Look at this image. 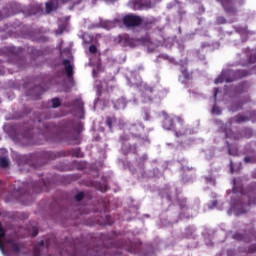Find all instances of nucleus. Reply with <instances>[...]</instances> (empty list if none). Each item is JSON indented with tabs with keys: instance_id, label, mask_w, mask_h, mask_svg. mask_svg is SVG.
I'll use <instances>...</instances> for the list:
<instances>
[{
	"instance_id": "f257e3e1",
	"label": "nucleus",
	"mask_w": 256,
	"mask_h": 256,
	"mask_svg": "<svg viewBox=\"0 0 256 256\" xmlns=\"http://www.w3.org/2000/svg\"><path fill=\"white\" fill-rule=\"evenodd\" d=\"M44 127L46 133H50V135H54V133H56V139H61V141H66L71 145H79L81 143L83 124L80 122L77 124L74 122H68L61 128L53 123L45 125Z\"/></svg>"
},
{
	"instance_id": "f03ea898",
	"label": "nucleus",
	"mask_w": 256,
	"mask_h": 256,
	"mask_svg": "<svg viewBox=\"0 0 256 256\" xmlns=\"http://www.w3.org/2000/svg\"><path fill=\"white\" fill-rule=\"evenodd\" d=\"M72 249L73 252L70 254V256H99L101 255V249H103V247L94 246L91 248L90 246L85 245V243L80 239H76L72 244Z\"/></svg>"
},
{
	"instance_id": "7ed1b4c3",
	"label": "nucleus",
	"mask_w": 256,
	"mask_h": 256,
	"mask_svg": "<svg viewBox=\"0 0 256 256\" xmlns=\"http://www.w3.org/2000/svg\"><path fill=\"white\" fill-rule=\"evenodd\" d=\"M243 77H249V72L247 70H227L221 73L215 80L216 85L219 83H233L236 79H243Z\"/></svg>"
},
{
	"instance_id": "20e7f679",
	"label": "nucleus",
	"mask_w": 256,
	"mask_h": 256,
	"mask_svg": "<svg viewBox=\"0 0 256 256\" xmlns=\"http://www.w3.org/2000/svg\"><path fill=\"white\" fill-rule=\"evenodd\" d=\"M21 51V48H15L13 46L4 47L1 50V55H6V57H8V63L19 65V62L23 61V58H21Z\"/></svg>"
},
{
	"instance_id": "39448f33",
	"label": "nucleus",
	"mask_w": 256,
	"mask_h": 256,
	"mask_svg": "<svg viewBox=\"0 0 256 256\" xmlns=\"http://www.w3.org/2000/svg\"><path fill=\"white\" fill-rule=\"evenodd\" d=\"M115 43L121 45V47H130L131 49H135L139 41H145L143 38L134 39L129 36V34H120L114 39Z\"/></svg>"
},
{
	"instance_id": "423d86ee",
	"label": "nucleus",
	"mask_w": 256,
	"mask_h": 256,
	"mask_svg": "<svg viewBox=\"0 0 256 256\" xmlns=\"http://www.w3.org/2000/svg\"><path fill=\"white\" fill-rule=\"evenodd\" d=\"M141 97L144 103H149V101H153V99L157 98V88L149 84H144Z\"/></svg>"
},
{
	"instance_id": "0eeeda50",
	"label": "nucleus",
	"mask_w": 256,
	"mask_h": 256,
	"mask_svg": "<svg viewBox=\"0 0 256 256\" xmlns=\"http://www.w3.org/2000/svg\"><path fill=\"white\" fill-rule=\"evenodd\" d=\"M122 21L125 27H139V25L143 23V18H141L140 16L130 14L124 16Z\"/></svg>"
},
{
	"instance_id": "6e6552de",
	"label": "nucleus",
	"mask_w": 256,
	"mask_h": 256,
	"mask_svg": "<svg viewBox=\"0 0 256 256\" xmlns=\"http://www.w3.org/2000/svg\"><path fill=\"white\" fill-rule=\"evenodd\" d=\"M222 8L224 9L227 15H237V7H235V3L233 0H216Z\"/></svg>"
},
{
	"instance_id": "1a4fd4ad",
	"label": "nucleus",
	"mask_w": 256,
	"mask_h": 256,
	"mask_svg": "<svg viewBox=\"0 0 256 256\" xmlns=\"http://www.w3.org/2000/svg\"><path fill=\"white\" fill-rule=\"evenodd\" d=\"M128 131L133 137L140 139L145 131V126H143L141 123L131 124L128 127Z\"/></svg>"
},
{
	"instance_id": "9d476101",
	"label": "nucleus",
	"mask_w": 256,
	"mask_h": 256,
	"mask_svg": "<svg viewBox=\"0 0 256 256\" xmlns=\"http://www.w3.org/2000/svg\"><path fill=\"white\" fill-rule=\"evenodd\" d=\"M132 4L135 11H140L143 7H147L148 9L153 7L151 0H133Z\"/></svg>"
},
{
	"instance_id": "9b49d317",
	"label": "nucleus",
	"mask_w": 256,
	"mask_h": 256,
	"mask_svg": "<svg viewBox=\"0 0 256 256\" xmlns=\"http://www.w3.org/2000/svg\"><path fill=\"white\" fill-rule=\"evenodd\" d=\"M49 191V184L45 182V180H41L40 182H35L32 184V193H41Z\"/></svg>"
},
{
	"instance_id": "f8f14e48",
	"label": "nucleus",
	"mask_w": 256,
	"mask_h": 256,
	"mask_svg": "<svg viewBox=\"0 0 256 256\" xmlns=\"http://www.w3.org/2000/svg\"><path fill=\"white\" fill-rule=\"evenodd\" d=\"M15 9H17V4L15 3L10 4L9 7L3 10V13H5L4 16H3V13L0 12V20L5 19V17H11V15H15V13H17V10Z\"/></svg>"
},
{
	"instance_id": "ddd939ff",
	"label": "nucleus",
	"mask_w": 256,
	"mask_h": 256,
	"mask_svg": "<svg viewBox=\"0 0 256 256\" xmlns=\"http://www.w3.org/2000/svg\"><path fill=\"white\" fill-rule=\"evenodd\" d=\"M114 247H116L118 249H127V251L129 253H139V249H140L141 245H135V247L130 246V247L127 248L123 241H119V242L114 244Z\"/></svg>"
},
{
	"instance_id": "4468645a",
	"label": "nucleus",
	"mask_w": 256,
	"mask_h": 256,
	"mask_svg": "<svg viewBox=\"0 0 256 256\" xmlns=\"http://www.w3.org/2000/svg\"><path fill=\"white\" fill-rule=\"evenodd\" d=\"M59 3H61V0H50L49 2H46V13L57 11V9H59Z\"/></svg>"
},
{
	"instance_id": "2eb2a0df",
	"label": "nucleus",
	"mask_w": 256,
	"mask_h": 256,
	"mask_svg": "<svg viewBox=\"0 0 256 256\" xmlns=\"http://www.w3.org/2000/svg\"><path fill=\"white\" fill-rule=\"evenodd\" d=\"M62 65L64 66V69H65L68 79L73 78V65L71 64V60L64 59L62 61Z\"/></svg>"
},
{
	"instance_id": "dca6fc26",
	"label": "nucleus",
	"mask_w": 256,
	"mask_h": 256,
	"mask_svg": "<svg viewBox=\"0 0 256 256\" xmlns=\"http://www.w3.org/2000/svg\"><path fill=\"white\" fill-rule=\"evenodd\" d=\"M232 239H235L236 241H244V243H249L252 241V236L249 234L235 233L233 234Z\"/></svg>"
},
{
	"instance_id": "f3484780",
	"label": "nucleus",
	"mask_w": 256,
	"mask_h": 256,
	"mask_svg": "<svg viewBox=\"0 0 256 256\" xmlns=\"http://www.w3.org/2000/svg\"><path fill=\"white\" fill-rule=\"evenodd\" d=\"M163 127L166 131H171L175 129V124H173V118L167 116L163 121Z\"/></svg>"
},
{
	"instance_id": "a211bd4d",
	"label": "nucleus",
	"mask_w": 256,
	"mask_h": 256,
	"mask_svg": "<svg viewBox=\"0 0 256 256\" xmlns=\"http://www.w3.org/2000/svg\"><path fill=\"white\" fill-rule=\"evenodd\" d=\"M7 244L11 246L14 253H19L21 251V246H19L14 239H8Z\"/></svg>"
},
{
	"instance_id": "6ab92c4d",
	"label": "nucleus",
	"mask_w": 256,
	"mask_h": 256,
	"mask_svg": "<svg viewBox=\"0 0 256 256\" xmlns=\"http://www.w3.org/2000/svg\"><path fill=\"white\" fill-rule=\"evenodd\" d=\"M32 159H35V156L30 155L28 158L23 157L24 167H33L34 169H37V164H33L31 162Z\"/></svg>"
},
{
	"instance_id": "aec40b11",
	"label": "nucleus",
	"mask_w": 256,
	"mask_h": 256,
	"mask_svg": "<svg viewBox=\"0 0 256 256\" xmlns=\"http://www.w3.org/2000/svg\"><path fill=\"white\" fill-rule=\"evenodd\" d=\"M234 123H246V121H249V117L238 114L234 118H232Z\"/></svg>"
},
{
	"instance_id": "412c9836",
	"label": "nucleus",
	"mask_w": 256,
	"mask_h": 256,
	"mask_svg": "<svg viewBox=\"0 0 256 256\" xmlns=\"http://www.w3.org/2000/svg\"><path fill=\"white\" fill-rule=\"evenodd\" d=\"M71 157H76L78 159L83 158L84 154L81 152V148H74V149H72Z\"/></svg>"
},
{
	"instance_id": "4be33fe9",
	"label": "nucleus",
	"mask_w": 256,
	"mask_h": 256,
	"mask_svg": "<svg viewBox=\"0 0 256 256\" xmlns=\"http://www.w3.org/2000/svg\"><path fill=\"white\" fill-rule=\"evenodd\" d=\"M113 123H117V118L115 116L106 117V125L109 129H113Z\"/></svg>"
},
{
	"instance_id": "5701e85b",
	"label": "nucleus",
	"mask_w": 256,
	"mask_h": 256,
	"mask_svg": "<svg viewBox=\"0 0 256 256\" xmlns=\"http://www.w3.org/2000/svg\"><path fill=\"white\" fill-rule=\"evenodd\" d=\"M72 107H77L80 111H83V100L75 99L72 101Z\"/></svg>"
},
{
	"instance_id": "b1692460",
	"label": "nucleus",
	"mask_w": 256,
	"mask_h": 256,
	"mask_svg": "<svg viewBox=\"0 0 256 256\" xmlns=\"http://www.w3.org/2000/svg\"><path fill=\"white\" fill-rule=\"evenodd\" d=\"M181 73H182L184 79H186V81H190V79H192V76H191L192 74L189 73V71H187V68L183 67L181 69Z\"/></svg>"
},
{
	"instance_id": "393cba45",
	"label": "nucleus",
	"mask_w": 256,
	"mask_h": 256,
	"mask_svg": "<svg viewBox=\"0 0 256 256\" xmlns=\"http://www.w3.org/2000/svg\"><path fill=\"white\" fill-rule=\"evenodd\" d=\"M0 167H2L3 169H7V167H9V159H7L6 157H1Z\"/></svg>"
},
{
	"instance_id": "a878e982",
	"label": "nucleus",
	"mask_w": 256,
	"mask_h": 256,
	"mask_svg": "<svg viewBox=\"0 0 256 256\" xmlns=\"http://www.w3.org/2000/svg\"><path fill=\"white\" fill-rule=\"evenodd\" d=\"M51 103H52L53 109H57V107H61V100H59V98H53L51 100Z\"/></svg>"
},
{
	"instance_id": "bb28decb",
	"label": "nucleus",
	"mask_w": 256,
	"mask_h": 256,
	"mask_svg": "<svg viewBox=\"0 0 256 256\" xmlns=\"http://www.w3.org/2000/svg\"><path fill=\"white\" fill-rule=\"evenodd\" d=\"M2 237H5V229H3L0 222V249L3 251V242L1 241Z\"/></svg>"
},
{
	"instance_id": "cd10ccee",
	"label": "nucleus",
	"mask_w": 256,
	"mask_h": 256,
	"mask_svg": "<svg viewBox=\"0 0 256 256\" xmlns=\"http://www.w3.org/2000/svg\"><path fill=\"white\" fill-rule=\"evenodd\" d=\"M70 1H72L73 5H79V3H81V1L83 0H60V3H62V5H65L67 3H70Z\"/></svg>"
},
{
	"instance_id": "c85d7f7f",
	"label": "nucleus",
	"mask_w": 256,
	"mask_h": 256,
	"mask_svg": "<svg viewBox=\"0 0 256 256\" xmlns=\"http://www.w3.org/2000/svg\"><path fill=\"white\" fill-rule=\"evenodd\" d=\"M244 163H256V157L255 156H246L244 158Z\"/></svg>"
},
{
	"instance_id": "c756f323",
	"label": "nucleus",
	"mask_w": 256,
	"mask_h": 256,
	"mask_svg": "<svg viewBox=\"0 0 256 256\" xmlns=\"http://www.w3.org/2000/svg\"><path fill=\"white\" fill-rule=\"evenodd\" d=\"M205 181L210 185H215V177H213L212 175L205 176Z\"/></svg>"
},
{
	"instance_id": "7c9ffc66",
	"label": "nucleus",
	"mask_w": 256,
	"mask_h": 256,
	"mask_svg": "<svg viewBox=\"0 0 256 256\" xmlns=\"http://www.w3.org/2000/svg\"><path fill=\"white\" fill-rule=\"evenodd\" d=\"M216 23L217 25H225V23H227V19H225L223 16H220L216 19Z\"/></svg>"
},
{
	"instance_id": "2f4dec72",
	"label": "nucleus",
	"mask_w": 256,
	"mask_h": 256,
	"mask_svg": "<svg viewBox=\"0 0 256 256\" xmlns=\"http://www.w3.org/2000/svg\"><path fill=\"white\" fill-rule=\"evenodd\" d=\"M142 115H143L144 121H149V119H151V114L149 113V110H144Z\"/></svg>"
},
{
	"instance_id": "473e14b6",
	"label": "nucleus",
	"mask_w": 256,
	"mask_h": 256,
	"mask_svg": "<svg viewBox=\"0 0 256 256\" xmlns=\"http://www.w3.org/2000/svg\"><path fill=\"white\" fill-rule=\"evenodd\" d=\"M84 197H85V194L83 192H79L74 196V199L79 202V201H83Z\"/></svg>"
},
{
	"instance_id": "72a5a7b5",
	"label": "nucleus",
	"mask_w": 256,
	"mask_h": 256,
	"mask_svg": "<svg viewBox=\"0 0 256 256\" xmlns=\"http://www.w3.org/2000/svg\"><path fill=\"white\" fill-rule=\"evenodd\" d=\"M25 139L31 140L33 139V132L32 130H28L25 134H24Z\"/></svg>"
},
{
	"instance_id": "f704fd0d",
	"label": "nucleus",
	"mask_w": 256,
	"mask_h": 256,
	"mask_svg": "<svg viewBox=\"0 0 256 256\" xmlns=\"http://www.w3.org/2000/svg\"><path fill=\"white\" fill-rule=\"evenodd\" d=\"M89 52L92 53L93 55H95V53H97V46L95 45H90L89 46Z\"/></svg>"
},
{
	"instance_id": "c9c22d12",
	"label": "nucleus",
	"mask_w": 256,
	"mask_h": 256,
	"mask_svg": "<svg viewBox=\"0 0 256 256\" xmlns=\"http://www.w3.org/2000/svg\"><path fill=\"white\" fill-rule=\"evenodd\" d=\"M239 109H241V105L236 104V105L230 106L231 111L235 112V111H239Z\"/></svg>"
},
{
	"instance_id": "e433bc0d",
	"label": "nucleus",
	"mask_w": 256,
	"mask_h": 256,
	"mask_svg": "<svg viewBox=\"0 0 256 256\" xmlns=\"http://www.w3.org/2000/svg\"><path fill=\"white\" fill-rule=\"evenodd\" d=\"M249 63H251V64L256 63V54L250 55Z\"/></svg>"
},
{
	"instance_id": "4c0bfd02",
	"label": "nucleus",
	"mask_w": 256,
	"mask_h": 256,
	"mask_svg": "<svg viewBox=\"0 0 256 256\" xmlns=\"http://www.w3.org/2000/svg\"><path fill=\"white\" fill-rule=\"evenodd\" d=\"M99 191H101L102 193H105V191H107V185L106 184H104V185L99 184Z\"/></svg>"
},
{
	"instance_id": "58836bf2",
	"label": "nucleus",
	"mask_w": 256,
	"mask_h": 256,
	"mask_svg": "<svg viewBox=\"0 0 256 256\" xmlns=\"http://www.w3.org/2000/svg\"><path fill=\"white\" fill-rule=\"evenodd\" d=\"M238 87L239 89H248L249 85L247 82H242Z\"/></svg>"
},
{
	"instance_id": "ea45409f",
	"label": "nucleus",
	"mask_w": 256,
	"mask_h": 256,
	"mask_svg": "<svg viewBox=\"0 0 256 256\" xmlns=\"http://www.w3.org/2000/svg\"><path fill=\"white\" fill-rule=\"evenodd\" d=\"M39 235V230L37 228L32 229V237H37Z\"/></svg>"
},
{
	"instance_id": "a19ab883",
	"label": "nucleus",
	"mask_w": 256,
	"mask_h": 256,
	"mask_svg": "<svg viewBox=\"0 0 256 256\" xmlns=\"http://www.w3.org/2000/svg\"><path fill=\"white\" fill-rule=\"evenodd\" d=\"M137 151V146H130V149L128 150L127 153H136Z\"/></svg>"
},
{
	"instance_id": "79ce46f5",
	"label": "nucleus",
	"mask_w": 256,
	"mask_h": 256,
	"mask_svg": "<svg viewBox=\"0 0 256 256\" xmlns=\"http://www.w3.org/2000/svg\"><path fill=\"white\" fill-rule=\"evenodd\" d=\"M248 205H256V198H254V199H249V201H248Z\"/></svg>"
},
{
	"instance_id": "37998d69",
	"label": "nucleus",
	"mask_w": 256,
	"mask_h": 256,
	"mask_svg": "<svg viewBox=\"0 0 256 256\" xmlns=\"http://www.w3.org/2000/svg\"><path fill=\"white\" fill-rule=\"evenodd\" d=\"M218 94H219V88H214V99H217Z\"/></svg>"
},
{
	"instance_id": "c03bdc74",
	"label": "nucleus",
	"mask_w": 256,
	"mask_h": 256,
	"mask_svg": "<svg viewBox=\"0 0 256 256\" xmlns=\"http://www.w3.org/2000/svg\"><path fill=\"white\" fill-rule=\"evenodd\" d=\"M46 157H48V159H55V157H53V154H51V152H47Z\"/></svg>"
},
{
	"instance_id": "a18cd8bd",
	"label": "nucleus",
	"mask_w": 256,
	"mask_h": 256,
	"mask_svg": "<svg viewBox=\"0 0 256 256\" xmlns=\"http://www.w3.org/2000/svg\"><path fill=\"white\" fill-rule=\"evenodd\" d=\"M175 135H176V137H181V136H183V135H185V131L184 132H178V131H176L175 132Z\"/></svg>"
},
{
	"instance_id": "49530a36",
	"label": "nucleus",
	"mask_w": 256,
	"mask_h": 256,
	"mask_svg": "<svg viewBox=\"0 0 256 256\" xmlns=\"http://www.w3.org/2000/svg\"><path fill=\"white\" fill-rule=\"evenodd\" d=\"M34 256H41V252L37 248L34 249Z\"/></svg>"
},
{
	"instance_id": "de8ad7c7",
	"label": "nucleus",
	"mask_w": 256,
	"mask_h": 256,
	"mask_svg": "<svg viewBox=\"0 0 256 256\" xmlns=\"http://www.w3.org/2000/svg\"><path fill=\"white\" fill-rule=\"evenodd\" d=\"M39 246H40V247H45V241H43V240L40 241V242H39Z\"/></svg>"
},
{
	"instance_id": "09e8293b",
	"label": "nucleus",
	"mask_w": 256,
	"mask_h": 256,
	"mask_svg": "<svg viewBox=\"0 0 256 256\" xmlns=\"http://www.w3.org/2000/svg\"><path fill=\"white\" fill-rule=\"evenodd\" d=\"M216 111H219V108L213 107L212 108V113H216Z\"/></svg>"
},
{
	"instance_id": "8fccbe9b",
	"label": "nucleus",
	"mask_w": 256,
	"mask_h": 256,
	"mask_svg": "<svg viewBox=\"0 0 256 256\" xmlns=\"http://www.w3.org/2000/svg\"><path fill=\"white\" fill-rule=\"evenodd\" d=\"M120 139L121 141H127V136H121Z\"/></svg>"
},
{
	"instance_id": "3c124183",
	"label": "nucleus",
	"mask_w": 256,
	"mask_h": 256,
	"mask_svg": "<svg viewBox=\"0 0 256 256\" xmlns=\"http://www.w3.org/2000/svg\"><path fill=\"white\" fill-rule=\"evenodd\" d=\"M231 166V173H233V162L230 163Z\"/></svg>"
},
{
	"instance_id": "603ef678",
	"label": "nucleus",
	"mask_w": 256,
	"mask_h": 256,
	"mask_svg": "<svg viewBox=\"0 0 256 256\" xmlns=\"http://www.w3.org/2000/svg\"><path fill=\"white\" fill-rule=\"evenodd\" d=\"M104 1H109L110 3H115L117 0H104Z\"/></svg>"
},
{
	"instance_id": "864d4df0",
	"label": "nucleus",
	"mask_w": 256,
	"mask_h": 256,
	"mask_svg": "<svg viewBox=\"0 0 256 256\" xmlns=\"http://www.w3.org/2000/svg\"><path fill=\"white\" fill-rule=\"evenodd\" d=\"M119 103H124V101H123L122 99H119V100L117 101V104H119Z\"/></svg>"
},
{
	"instance_id": "5fc2aeb1",
	"label": "nucleus",
	"mask_w": 256,
	"mask_h": 256,
	"mask_svg": "<svg viewBox=\"0 0 256 256\" xmlns=\"http://www.w3.org/2000/svg\"><path fill=\"white\" fill-rule=\"evenodd\" d=\"M228 153H229V155H232V153H231V149H228Z\"/></svg>"
},
{
	"instance_id": "6e6d98bb",
	"label": "nucleus",
	"mask_w": 256,
	"mask_h": 256,
	"mask_svg": "<svg viewBox=\"0 0 256 256\" xmlns=\"http://www.w3.org/2000/svg\"><path fill=\"white\" fill-rule=\"evenodd\" d=\"M21 165H23V162H19V166L21 167Z\"/></svg>"
},
{
	"instance_id": "4d7b16f0",
	"label": "nucleus",
	"mask_w": 256,
	"mask_h": 256,
	"mask_svg": "<svg viewBox=\"0 0 256 256\" xmlns=\"http://www.w3.org/2000/svg\"><path fill=\"white\" fill-rule=\"evenodd\" d=\"M146 41L149 42V38H146Z\"/></svg>"
},
{
	"instance_id": "13d9d810",
	"label": "nucleus",
	"mask_w": 256,
	"mask_h": 256,
	"mask_svg": "<svg viewBox=\"0 0 256 256\" xmlns=\"http://www.w3.org/2000/svg\"><path fill=\"white\" fill-rule=\"evenodd\" d=\"M226 137H231L230 135L226 134Z\"/></svg>"
},
{
	"instance_id": "bf43d9fd",
	"label": "nucleus",
	"mask_w": 256,
	"mask_h": 256,
	"mask_svg": "<svg viewBox=\"0 0 256 256\" xmlns=\"http://www.w3.org/2000/svg\"><path fill=\"white\" fill-rule=\"evenodd\" d=\"M238 93H243V91H238Z\"/></svg>"
},
{
	"instance_id": "052dcab7",
	"label": "nucleus",
	"mask_w": 256,
	"mask_h": 256,
	"mask_svg": "<svg viewBox=\"0 0 256 256\" xmlns=\"http://www.w3.org/2000/svg\"><path fill=\"white\" fill-rule=\"evenodd\" d=\"M53 141H55V138H52Z\"/></svg>"
},
{
	"instance_id": "680f3d73",
	"label": "nucleus",
	"mask_w": 256,
	"mask_h": 256,
	"mask_svg": "<svg viewBox=\"0 0 256 256\" xmlns=\"http://www.w3.org/2000/svg\"><path fill=\"white\" fill-rule=\"evenodd\" d=\"M18 191H22L21 189H18Z\"/></svg>"
}]
</instances>
